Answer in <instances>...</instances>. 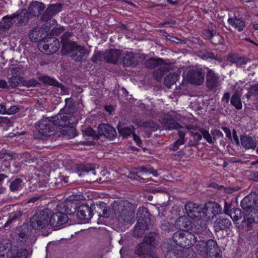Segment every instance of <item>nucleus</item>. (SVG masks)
Segmentation results:
<instances>
[{"mask_svg": "<svg viewBox=\"0 0 258 258\" xmlns=\"http://www.w3.org/2000/svg\"><path fill=\"white\" fill-rule=\"evenodd\" d=\"M172 240L176 245L184 248H189L195 244L196 250L204 258H222L221 250L214 240L203 239L200 236L198 240L191 232L186 231L175 232Z\"/></svg>", "mask_w": 258, "mask_h": 258, "instance_id": "nucleus-1", "label": "nucleus"}, {"mask_svg": "<svg viewBox=\"0 0 258 258\" xmlns=\"http://www.w3.org/2000/svg\"><path fill=\"white\" fill-rule=\"evenodd\" d=\"M72 33L66 31L61 36L60 42L62 44L61 53L67 55L71 53V57L77 62L85 61L88 55L87 50L83 46L79 45L69 38Z\"/></svg>", "mask_w": 258, "mask_h": 258, "instance_id": "nucleus-2", "label": "nucleus"}, {"mask_svg": "<svg viewBox=\"0 0 258 258\" xmlns=\"http://www.w3.org/2000/svg\"><path fill=\"white\" fill-rule=\"evenodd\" d=\"M51 209L46 208L36 211L30 218V223L34 229L41 231L42 234L47 236L52 231L51 224Z\"/></svg>", "mask_w": 258, "mask_h": 258, "instance_id": "nucleus-3", "label": "nucleus"}, {"mask_svg": "<svg viewBox=\"0 0 258 258\" xmlns=\"http://www.w3.org/2000/svg\"><path fill=\"white\" fill-rule=\"evenodd\" d=\"M71 197L70 200H68L63 203L59 204V211L53 213L51 210V228L56 230L67 223L68 221V215H73L71 208L73 207V203H71L72 200H74L75 197Z\"/></svg>", "mask_w": 258, "mask_h": 258, "instance_id": "nucleus-4", "label": "nucleus"}, {"mask_svg": "<svg viewBox=\"0 0 258 258\" xmlns=\"http://www.w3.org/2000/svg\"><path fill=\"white\" fill-rule=\"evenodd\" d=\"M137 223L133 231V235L135 237H141L146 230L149 229L153 225V219L149 213V210L145 207H140L137 213Z\"/></svg>", "mask_w": 258, "mask_h": 258, "instance_id": "nucleus-5", "label": "nucleus"}, {"mask_svg": "<svg viewBox=\"0 0 258 258\" xmlns=\"http://www.w3.org/2000/svg\"><path fill=\"white\" fill-rule=\"evenodd\" d=\"M111 206L114 213L118 210L117 219L119 221L127 223L135 222V210L132 207V204L128 201H122L121 202L115 201L112 204Z\"/></svg>", "mask_w": 258, "mask_h": 258, "instance_id": "nucleus-6", "label": "nucleus"}, {"mask_svg": "<svg viewBox=\"0 0 258 258\" xmlns=\"http://www.w3.org/2000/svg\"><path fill=\"white\" fill-rule=\"evenodd\" d=\"M240 206L246 214L258 215V194L250 193L243 199Z\"/></svg>", "mask_w": 258, "mask_h": 258, "instance_id": "nucleus-7", "label": "nucleus"}, {"mask_svg": "<svg viewBox=\"0 0 258 258\" xmlns=\"http://www.w3.org/2000/svg\"><path fill=\"white\" fill-rule=\"evenodd\" d=\"M53 117L52 116L50 118H43L39 121L36 128L40 135L44 137L50 136L57 126H58L57 118L53 119Z\"/></svg>", "mask_w": 258, "mask_h": 258, "instance_id": "nucleus-8", "label": "nucleus"}, {"mask_svg": "<svg viewBox=\"0 0 258 258\" xmlns=\"http://www.w3.org/2000/svg\"><path fill=\"white\" fill-rule=\"evenodd\" d=\"M60 47L58 40L55 37L48 36L43 38L39 44V49L47 54L55 53Z\"/></svg>", "mask_w": 258, "mask_h": 258, "instance_id": "nucleus-9", "label": "nucleus"}, {"mask_svg": "<svg viewBox=\"0 0 258 258\" xmlns=\"http://www.w3.org/2000/svg\"><path fill=\"white\" fill-rule=\"evenodd\" d=\"M177 114L173 111L165 113L161 118V123L166 130L181 128V125L177 122Z\"/></svg>", "mask_w": 258, "mask_h": 258, "instance_id": "nucleus-10", "label": "nucleus"}, {"mask_svg": "<svg viewBox=\"0 0 258 258\" xmlns=\"http://www.w3.org/2000/svg\"><path fill=\"white\" fill-rule=\"evenodd\" d=\"M202 34L204 39L211 40L212 44L217 45L223 42L221 36L217 33L216 26L212 23L209 24L208 29L204 30Z\"/></svg>", "mask_w": 258, "mask_h": 258, "instance_id": "nucleus-11", "label": "nucleus"}, {"mask_svg": "<svg viewBox=\"0 0 258 258\" xmlns=\"http://www.w3.org/2000/svg\"><path fill=\"white\" fill-rule=\"evenodd\" d=\"M74 208V211L73 214L76 212V215L78 218L85 222H88L94 215V212L92 211L91 205L89 206L86 204H82Z\"/></svg>", "mask_w": 258, "mask_h": 258, "instance_id": "nucleus-12", "label": "nucleus"}, {"mask_svg": "<svg viewBox=\"0 0 258 258\" xmlns=\"http://www.w3.org/2000/svg\"><path fill=\"white\" fill-rule=\"evenodd\" d=\"M63 5L60 3L50 4L45 10L43 13L41 20L47 22L50 20L53 17L58 14L62 9Z\"/></svg>", "mask_w": 258, "mask_h": 258, "instance_id": "nucleus-13", "label": "nucleus"}, {"mask_svg": "<svg viewBox=\"0 0 258 258\" xmlns=\"http://www.w3.org/2000/svg\"><path fill=\"white\" fill-rule=\"evenodd\" d=\"M222 211L221 206L215 202L207 203L203 208V213L208 219L213 218L220 214Z\"/></svg>", "mask_w": 258, "mask_h": 258, "instance_id": "nucleus-14", "label": "nucleus"}, {"mask_svg": "<svg viewBox=\"0 0 258 258\" xmlns=\"http://www.w3.org/2000/svg\"><path fill=\"white\" fill-rule=\"evenodd\" d=\"M53 119L57 118L58 126H64L68 125H73L78 122L73 113H59L53 117Z\"/></svg>", "mask_w": 258, "mask_h": 258, "instance_id": "nucleus-15", "label": "nucleus"}, {"mask_svg": "<svg viewBox=\"0 0 258 258\" xmlns=\"http://www.w3.org/2000/svg\"><path fill=\"white\" fill-rule=\"evenodd\" d=\"M206 86L210 91H216L220 86L219 77L212 70H208L206 75Z\"/></svg>", "mask_w": 258, "mask_h": 258, "instance_id": "nucleus-16", "label": "nucleus"}, {"mask_svg": "<svg viewBox=\"0 0 258 258\" xmlns=\"http://www.w3.org/2000/svg\"><path fill=\"white\" fill-rule=\"evenodd\" d=\"M45 5L43 3L38 1H33L29 5L27 10L32 18L42 16L45 11Z\"/></svg>", "mask_w": 258, "mask_h": 258, "instance_id": "nucleus-17", "label": "nucleus"}, {"mask_svg": "<svg viewBox=\"0 0 258 258\" xmlns=\"http://www.w3.org/2000/svg\"><path fill=\"white\" fill-rule=\"evenodd\" d=\"M246 216H244L239 228L243 231L247 232L251 230L255 223L258 222V215L254 214H246Z\"/></svg>", "mask_w": 258, "mask_h": 258, "instance_id": "nucleus-18", "label": "nucleus"}, {"mask_svg": "<svg viewBox=\"0 0 258 258\" xmlns=\"http://www.w3.org/2000/svg\"><path fill=\"white\" fill-rule=\"evenodd\" d=\"M97 128L100 136H104L110 140H113L116 137L117 133L115 129L109 124H101Z\"/></svg>", "mask_w": 258, "mask_h": 258, "instance_id": "nucleus-19", "label": "nucleus"}, {"mask_svg": "<svg viewBox=\"0 0 258 258\" xmlns=\"http://www.w3.org/2000/svg\"><path fill=\"white\" fill-rule=\"evenodd\" d=\"M187 81L192 84L200 85L204 80V74L201 70H190L186 74Z\"/></svg>", "mask_w": 258, "mask_h": 258, "instance_id": "nucleus-20", "label": "nucleus"}, {"mask_svg": "<svg viewBox=\"0 0 258 258\" xmlns=\"http://www.w3.org/2000/svg\"><path fill=\"white\" fill-rule=\"evenodd\" d=\"M184 209L186 214L191 219L197 220L201 216L202 209L196 204L189 202L185 204Z\"/></svg>", "mask_w": 258, "mask_h": 258, "instance_id": "nucleus-21", "label": "nucleus"}, {"mask_svg": "<svg viewBox=\"0 0 258 258\" xmlns=\"http://www.w3.org/2000/svg\"><path fill=\"white\" fill-rule=\"evenodd\" d=\"M27 9H23L20 12H17L13 13L16 16V18L18 19V22L16 23L15 26L17 27L26 26L29 22V20L32 17L29 15Z\"/></svg>", "mask_w": 258, "mask_h": 258, "instance_id": "nucleus-22", "label": "nucleus"}, {"mask_svg": "<svg viewBox=\"0 0 258 258\" xmlns=\"http://www.w3.org/2000/svg\"><path fill=\"white\" fill-rule=\"evenodd\" d=\"M103 58L108 63L116 64L121 56V51L117 49H109L103 52Z\"/></svg>", "mask_w": 258, "mask_h": 258, "instance_id": "nucleus-23", "label": "nucleus"}, {"mask_svg": "<svg viewBox=\"0 0 258 258\" xmlns=\"http://www.w3.org/2000/svg\"><path fill=\"white\" fill-rule=\"evenodd\" d=\"M163 249L165 258H183L182 250L173 247L171 244L163 245Z\"/></svg>", "mask_w": 258, "mask_h": 258, "instance_id": "nucleus-24", "label": "nucleus"}, {"mask_svg": "<svg viewBox=\"0 0 258 258\" xmlns=\"http://www.w3.org/2000/svg\"><path fill=\"white\" fill-rule=\"evenodd\" d=\"M138 54L125 51L122 54V63L124 67H135L138 63Z\"/></svg>", "mask_w": 258, "mask_h": 258, "instance_id": "nucleus-25", "label": "nucleus"}, {"mask_svg": "<svg viewBox=\"0 0 258 258\" xmlns=\"http://www.w3.org/2000/svg\"><path fill=\"white\" fill-rule=\"evenodd\" d=\"M154 247L150 245L149 243L143 241L138 244L136 249V253L140 256H149L152 258L153 256L151 255V252L153 251Z\"/></svg>", "mask_w": 258, "mask_h": 258, "instance_id": "nucleus-26", "label": "nucleus"}, {"mask_svg": "<svg viewBox=\"0 0 258 258\" xmlns=\"http://www.w3.org/2000/svg\"><path fill=\"white\" fill-rule=\"evenodd\" d=\"M231 225L232 223L230 219L222 217L218 218L214 223V228L216 232L220 230H227L230 229Z\"/></svg>", "mask_w": 258, "mask_h": 258, "instance_id": "nucleus-27", "label": "nucleus"}, {"mask_svg": "<svg viewBox=\"0 0 258 258\" xmlns=\"http://www.w3.org/2000/svg\"><path fill=\"white\" fill-rule=\"evenodd\" d=\"M228 61L232 63H235L238 67L245 64L250 60V59L244 56H241L237 53L230 54L227 57Z\"/></svg>", "mask_w": 258, "mask_h": 258, "instance_id": "nucleus-28", "label": "nucleus"}, {"mask_svg": "<svg viewBox=\"0 0 258 258\" xmlns=\"http://www.w3.org/2000/svg\"><path fill=\"white\" fill-rule=\"evenodd\" d=\"M240 139L242 146L246 149H254L256 147V141L251 137L241 135Z\"/></svg>", "mask_w": 258, "mask_h": 258, "instance_id": "nucleus-29", "label": "nucleus"}, {"mask_svg": "<svg viewBox=\"0 0 258 258\" xmlns=\"http://www.w3.org/2000/svg\"><path fill=\"white\" fill-rule=\"evenodd\" d=\"M16 16L12 14L10 15H7L2 18L1 22L0 30H8L15 22Z\"/></svg>", "mask_w": 258, "mask_h": 258, "instance_id": "nucleus-30", "label": "nucleus"}, {"mask_svg": "<svg viewBox=\"0 0 258 258\" xmlns=\"http://www.w3.org/2000/svg\"><path fill=\"white\" fill-rule=\"evenodd\" d=\"M117 128L120 136L123 138H127L130 136L135 131V128L134 126H122L121 123L119 122L117 125Z\"/></svg>", "mask_w": 258, "mask_h": 258, "instance_id": "nucleus-31", "label": "nucleus"}, {"mask_svg": "<svg viewBox=\"0 0 258 258\" xmlns=\"http://www.w3.org/2000/svg\"><path fill=\"white\" fill-rule=\"evenodd\" d=\"M192 231L198 234V239L199 240V236H200L203 239H205L202 236L208 233V230L206 224L204 222L201 221L200 223L195 225L193 227Z\"/></svg>", "mask_w": 258, "mask_h": 258, "instance_id": "nucleus-32", "label": "nucleus"}, {"mask_svg": "<svg viewBox=\"0 0 258 258\" xmlns=\"http://www.w3.org/2000/svg\"><path fill=\"white\" fill-rule=\"evenodd\" d=\"M228 22L239 32L242 31L245 27V22L241 19L236 17L234 18H229L228 19Z\"/></svg>", "mask_w": 258, "mask_h": 258, "instance_id": "nucleus-33", "label": "nucleus"}, {"mask_svg": "<svg viewBox=\"0 0 258 258\" xmlns=\"http://www.w3.org/2000/svg\"><path fill=\"white\" fill-rule=\"evenodd\" d=\"M66 105L65 106L60 110L59 113H74L77 111V108L74 102L73 101L72 99L70 98H66L65 99Z\"/></svg>", "mask_w": 258, "mask_h": 258, "instance_id": "nucleus-34", "label": "nucleus"}, {"mask_svg": "<svg viewBox=\"0 0 258 258\" xmlns=\"http://www.w3.org/2000/svg\"><path fill=\"white\" fill-rule=\"evenodd\" d=\"M164 60L161 58H150L147 59L144 63L146 68L153 69L163 64Z\"/></svg>", "mask_w": 258, "mask_h": 258, "instance_id": "nucleus-35", "label": "nucleus"}, {"mask_svg": "<svg viewBox=\"0 0 258 258\" xmlns=\"http://www.w3.org/2000/svg\"><path fill=\"white\" fill-rule=\"evenodd\" d=\"M76 168L79 172H92L93 174H95V166L94 164L91 163H80L78 164Z\"/></svg>", "mask_w": 258, "mask_h": 258, "instance_id": "nucleus-36", "label": "nucleus"}, {"mask_svg": "<svg viewBox=\"0 0 258 258\" xmlns=\"http://www.w3.org/2000/svg\"><path fill=\"white\" fill-rule=\"evenodd\" d=\"M160 228L162 233L165 234L173 232L175 230V225L172 223H170L168 221L163 220L161 221Z\"/></svg>", "mask_w": 258, "mask_h": 258, "instance_id": "nucleus-37", "label": "nucleus"}, {"mask_svg": "<svg viewBox=\"0 0 258 258\" xmlns=\"http://www.w3.org/2000/svg\"><path fill=\"white\" fill-rule=\"evenodd\" d=\"M24 82V78L19 75L13 76L8 79L9 87L12 88H15L20 85H23Z\"/></svg>", "mask_w": 258, "mask_h": 258, "instance_id": "nucleus-38", "label": "nucleus"}, {"mask_svg": "<svg viewBox=\"0 0 258 258\" xmlns=\"http://www.w3.org/2000/svg\"><path fill=\"white\" fill-rule=\"evenodd\" d=\"M179 226L183 228L182 231L189 232L193 229L192 223L188 219H185L183 217H179Z\"/></svg>", "mask_w": 258, "mask_h": 258, "instance_id": "nucleus-39", "label": "nucleus"}, {"mask_svg": "<svg viewBox=\"0 0 258 258\" xmlns=\"http://www.w3.org/2000/svg\"><path fill=\"white\" fill-rule=\"evenodd\" d=\"M38 79L43 84L55 87L58 81L54 78L45 75H38Z\"/></svg>", "mask_w": 258, "mask_h": 258, "instance_id": "nucleus-40", "label": "nucleus"}, {"mask_svg": "<svg viewBox=\"0 0 258 258\" xmlns=\"http://www.w3.org/2000/svg\"><path fill=\"white\" fill-rule=\"evenodd\" d=\"M179 76L177 73H169L164 79L165 85L168 88H170L171 86L177 81Z\"/></svg>", "mask_w": 258, "mask_h": 258, "instance_id": "nucleus-41", "label": "nucleus"}, {"mask_svg": "<svg viewBox=\"0 0 258 258\" xmlns=\"http://www.w3.org/2000/svg\"><path fill=\"white\" fill-rule=\"evenodd\" d=\"M158 236L155 232H150L144 238V241L153 246L158 242Z\"/></svg>", "mask_w": 258, "mask_h": 258, "instance_id": "nucleus-42", "label": "nucleus"}, {"mask_svg": "<svg viewBox=\"0 0 258 258\" xmlns=\"http://www.w3.org/2000/svg\"><path fill=\"white\" fill-rule=\"evenodd\" d=\"M229 216L233 221L235 223L238 220L242 218L244 216V212H243L240 209L235 208L233 209V210H231V213Z\"/></svg>", "mask_w": 258, "mask_h": 258, "instance_id": "nucleus-43", "label": "nucleus"}, {"mask_svg": "<svg viewBox=\"0 0 258 258\" xmlns=\"http://www.w3.org/2000/svg\"><path fill=\"white\" fill-rule=\"evenodd\" d=\"M40 30V28L35 27L30 31L28 36L31 41L37 42L41 40Z\"/></svg>", "mask_w": 258, "mask_h": 258, "instance_id": "nucleus-44", "label": "nucleus"}, {"mask_svg": "<svg viewBox=\"0 0 258 258\" xmlns=\"http://www.w3.org/2000/svg\"><path fill=\"white\" fill-rule=\"evenodd\" d=\"M201 57L203 59H207L209 58L215 59L219 62H221L223 60L222 58L219 56L217 53L215 54L212 51L205 52L202 54H201Z\"/></svg>", "mask_w": 258, "mask_h": 258, "instance_id": "nucleus-45", "label": "nucleus"}, {"mask_svg": "<svg viewBox=\"0 0 258 258\" xmlns=\"http://www.w3.org/2000/svg\"><path fill=\"white\" fill-rule=\"evenodd\" d=\"M23 181L20 178H17L12 181L10 185V189L11 191L15 192L22 188Z\"/></svg>", "mask_w": 258, "mask_h": 258, "instance_id": "nucleus-46", "label": "nucleus"}, {"mask_svg": "<svg viewBox=\"0 0 258 258\" xmlns=\"http://www.w3.org/2000/svg\"><path fill=\"white\" fill-rule=\"evenodd\" d=\"M32 252H29V251L25 248H21L17 250L13 254V258H30L29 256Z\"/></svg>", "mask_w": 258, "mask_h": 258, "instance_id": "nucleus-47", "label": "nucleus"}, {"mask_svg": "<svg viewBox=\"0 0 258 258\" xmlns=\"http://www.w3.org/2000/svg\"><path fill=\"white\" fill-rule=\"evenodd\" d=\"M231 104L234 106L237 109H241L242 105L241 101L240 95L237 93H234L230 100Z\"/></svg>", "mask_w": 258, "mask_h": 258, "instance_id": "nucleus-48", "label": "nucleus"}, {"mask_svg": "<svg viewBox=\"0 0 258 258\" xmlns=\"http://www.w3.org/2000/svg\"><path fill=\"white\" fill-rule=\"evenodd\" d=\"M191 136L194 138L193 140H190L189 144L191 146H196L199 144L200 141L202 138V135L198 132L191 131L190 132Z\"/></svg>", "mask_w": 258, "mask_h": 258, "instance_id": "nucleus-49", "label": "nucleus"}, {"mask_svg": "<svg viewBox=\"0 0 258 258\" xmlns=\"http://www.w3.org/2000/svg\"><path fill=\"white\" fill-rule=\"evenodd\" d=\"M30 234V231L27 228H23L22 230L18 233V240L21 242L25 241L29 237Z\"/></svg>", "mask_w": 258, "mask_h": 258, "instance_id": "nucleus-50", "label": "nucleus"}, {"mask_svg": "<svg viewBox=\"0 0 258 258\" xmlns=\"http://www.w3.org/2000/svg\"><path fill=\"white\" fill-rule=\"evenodd\" d=\"M137 170L140 172V174L141 172L143 173H149L152 174L154 176H157L158 175V173L156 170H154L153 168H148L145 166H142L137 168Z\"/></svg>", "mask_w": 258, "mask_h": 258, "instance_id": "nucleus-51", "label": "nucleus"}, {"mask_svg": "<svg viewBox=\"0 0 258 258\" xmlns=\"http://www.w3.org/2000/svg\"><path fill=\"white\" fill-rule=\"evenodd\" d=\"M92 211L94 212V214H96L98 217H101L103 208L102 207V202L99 204H91Z\"/></svg>", "mask_w": 258, "mask_h": 258, "instance_id": "nucleus-52", "label": "nucleus"}, {"mask_svg": "<svg viewBox=\"0 0 258 258\" xmlns=\"http://www.w3.org/2000/svg\"><path fill=\"white\" fill-rule=\"evenodd\" d=\"M143 125L144 127L150 128L152 131L157 130L159 127L157 123L151 120L145 121V124Z\"/></svg>", "mask_w": 258, "mask_h": 258, "instance_id": "nucleus-53", "label": "nucleus"}, {"mask_svg": "<svg viewBox=\"0 0 258 258\" xmlns=\"http://www.w3.org/2000/svg\"><path fill=\"white\" fill-rule=\"evenodd\" d=\"M199 132L202 134L204 138L205 139L209 144H214V142L212 140V136L207 131L202 128H199Z\"/></svg>", "mask_w": 258, "mask_h": 258, "instance_id": "nucleus-54", "label": "nucleus"}, {"mask_svg": "<svg viewBox=\"0 0 258 258\" xmlns=\"http://www.w3.org/2000/svg\"><path fill=\"white\" fill-rule=\"evenodd\" d=\"M169 72L168 69L165 67H162L159 68L155 73L154 74L156 76L157 78H161L164 75H165L166 73Z\"/></svg>", "mask_w": 258, "mask_h": 258, "instance_id": "nucleus-55", "label": "nucleus"}, {"mask_svg": "<svg viewBox=\"0 0 258 258\" xmlns=\"http://www.w3.org/2000/svg\"><path fill=\"white\" fill-rule=\"evenodd\" d=\"M102 207L103 208L101 217L103 218H108L110 214V208L106 203L102 202Z\"/></svg>", "mask_w": 258, "mask_h": 258, "instance_id": "nucleus-56", "label": "nucleus"}, {"mask_svg": "<svg viewBox=\"0 0 258 258\" xmlns=\"http://www.w3.org/2000/svg\"><path fill=\"white\" fill-rule=\"evenodd\" d=\"M15 157V154H10L7 152H0V159H3L5 161L12 160Z\"/></svg>", "mask_w": 258, "mask_h": 258, "instance_id": "nucleus-57", "label": "nucleus"}, {"mask_svg": "<svg viewBox=\"0 0 258 258\" xmlns=\"http://www.w3.org/2000/svg\"><path fill=\"white\" fill-rule=\"evenodd\" d=\"M64 131L66 132V136L67 138L69 139L75 137L77 135L76 129L74 127L68 128L67 130Z\"/></svg>", "mask_w": 258, "mask_h": 258, "instance_id": "nucleus-58", "label": "nucleus"}, {"mask_svg": "<svg viewBox=\"0 0 258 258\" xmlns=\"http://www.w3.org/2000/svg\"><path fill=\"white\" fill-rule=\"evenodd\" d=\"M39 84L38 82L36 81L34 79H31L30 80L28 81H25L24 80V82L23 84V86H26L27 87H35L37 85Z\"/></svg>", "mask_w": 258, "mask_h": 258, "instance_id": "nucleus-59", "label": "nucleus"}, {"mask_svg": "<svg viewBox=\"0 0 258 258\" xmlns=\"http://www.w3.org/2000/svg\"><path fill=\"white\" fill-rule=\"evenodd\" d=\"M184 144V141H182V139H178L176 142L173 143L171 145L170 149L173 151H176L178 149L180 145H183Z\"/></svg>", "mask_w": 258, "mask_h": 258, "instance_id": "nucleus-60", "label": "nucleus"}, {"mask_svg": "<svg viewBox=\"0 0 258 258\" xmlns=\"http://www.w3.org/2000/svg\"><path fill=\"white\" fill-rule=\"evenodd\" d=\"M103 52H96L92 57L91 60L93 62H97V61H101L102 58L103 57Z\"/></svg>", "mask_w": 258, "mask_h": 258, "instance_id": "nucleus-61", "label": "nucleus"}, {"mask_svg": "<svg viewBox=\"0 0 258 258\" xmlns=\"http://www.w3.org/2000/svg\"><path fill=\"white\" fill-rule=\"evenodd\" d=\"M141 174H140V172L138 171V170L136 172H131L128 175V177L130 178L133 179H136V180H140V179H144L143 178L141 177Z\"/></svg>", "mask_w": 258, "mask_h": 258, "instance_id": "nucleus-62", "label": "nucleus"}, {"mask_svg": "<svg viewBox=\"0 0 258 258\" xmlns=\"http://www.w3.org/2000/svg\"><path fill=\"white\" fill-rule=\"evenodd\" d=\"M23 72V68L20 67H16L12 68L11 70V74L14 76L21 75Z\"/></svg>", "mask_w": 258, "mask_h": 258, "instance_id": "nucleus-63", "label": "nucleus"}, {"mask_svg": "<svg viewBox=\"0 0 258 258\" xmlns=\"http://www.w3.org/2000/svg\"><path fill=\"white\" fill-rule=\"evenodd\" d=\"M0 125L10 126L11 125V121L10 119L7 117H0Z\"/></svg>", "mask_w": 258, "mask_h": 258, "instance_id": "nucleus-64", "label": "nucleus"}]
</instances>
